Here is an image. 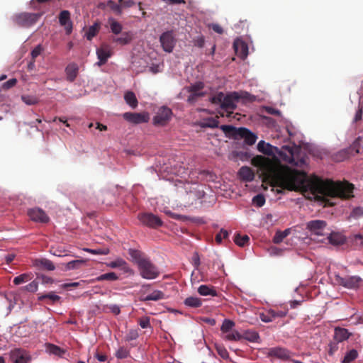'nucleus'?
Masks as SVG:
<instances>
[{
    "label": "nucleus",
    "mask_w": 363,
    "mask_h": 363,
    "mask_svg": "<svg viewBox=\"0 0 363 363\" xmlns=\"http://www.w3.org/2000/svg\"><path fill=\"white\" fill-rule=\"evenodd\" d=\"M251 162L258 168L264 181L279 188L276 190L278 194L284 190L308 193L318 200H323L325 205H332L325 197L348 199L354 196V186L347 182L324 181L316 176L309 177L305 172L292 169L261 155L254 157Z\"/></svg>",
    "instance_id": "obj_1"
},
{
    "label": "nucleus",
    "mask_w": 363,
    "mask_h": 363,
    "mask_svg": "<svg viewBox=\"0 0 363 363\" xmlns=\"http://www.w3.org/2000/svg\"><path fill=\"white\" fill-rule=\"evenodd\" d=\"M300 149L296 145L289 146L285 145L282 147V150L279 155L283 160L297 167H302L306 163L303 157H299Z\"/></svg>",
    "instance_id": "obj_2"
},
{
    "label": "nucleus",
    "mask_w": 363,
    "mask_h": 363,
    "mask_svg": "<svg viewBox=\"0 0 363 363\" xmlns=\"http://www.w3.org/2000/svg\"><path fill=\"white\" fill-rule=\"evenodd\" d=\"M220 129L226 134L232 135L235 138H240L245 140L248 145H252L257 140V136L246 128H235L232 125H223Z\"/></svg>",
    "instance_id": "obj_3"
},
{
    "label": "nucleus",
    "mask_w": 363,
    "mask_h": 363,
    "mask_svg": "<svg viewBox=\"0 0 363 363\" xmlns=\"http://www.w3.org/2000/svg\"><path fill=\"white\" fill-rule=\"evenodd\" d=\"M239 99L240 96L236 92L226 95L222 105L220 106L218 113L222 117H231V115L233 113V111L237 108L236 102L238 101Z\"/></svg>",
    "instance_id": "obj_4"
},
{
    "label": "nucleus",
    "mask_w": 363,
    "mask_h": 363,
    "mask_svg": "<svg viewBox=\"0 0 363 363\" xmlns=\"http://www.w3.org/2000/svg\"><path fill=\"white\" fill-rule=\"evenodd\" d=\"M263 353L270 359L271 362L274 359L286 362L291 360V357L294 355V353L288 349L279 346L266 348Z\"/></svg>",
    "instance_id": "obj_5"
},
{
    "label": "nucleus",
    "mask_w": 363,
    "mask_h": 363,
    "mask_svg": "<svg viewBox=\"0 0 363 363\" xmlns=\"http://www.w3.org/2000/svg\"><path fill=\"white\" fill-rule=\"evenodd\" d=\"M41 16V13L24 12L16 14L13 17V21L20 26L28 28L34 25Z\"/></svg>",
    "instance_id": "obj_6"
},
{
    "label": "nucleus",
    "mask_w": 363,
    "mask_h": 363,
    "mask_svg": "<svg viewBox=\"0 0 363 363\" xmlns=\"http://www.w3.org/2000/svg\"><path fill=\"white\" fill-rule=\"evenodd\" d=\"M138 268L141 277L146 279H155L160 274L157 267L148 258L143 262Z\"/></svg>",
    "instance_id": "obj_7"
},
{
    "label": "nucleus",
    "mask_w": 363,
    "mask_h": 363,
    "mask_svg": "<svg viewBox=\"0 0 363 363\" xmlns=\"http://www.w3.org/2000/svg\"><path fill=\"white\" fill-rule=\"evenodd\" d=\"M335 279L339 285L349 289H355L358 288L362 281L361 277L358 276H347L342 277L337 274L335 277Z\"/></svg>",
    "instance_id": "obj_8"
},
{
    "label": "nucleus",
    "mask_w": 363,
    "mask_h": 363,
    "mask_svg": "<svg viewBox=\"0 0 363 363\" xmlns=\"http://www.w3.org/2000/svg\"><path fill=\"white\" fill-rule=\"evenodd\" d=\"M138 217L143 225L149 228H157L163 224V222L157 216L151 213H140Z\"/></svg>",
    "instance_id": "obj_9"
},
{
    "label": "nucleus",
    "mask_w": 363,
    "mask_h": 363,
    "mask_svg": "<svg viewBox=\"0 0 363 363\" xmlns=\"http://www.w3.org/2000/svg\"><path fill=\"white\" fill-rule=\"evenodd\" d=\"M172 115V110L166 106L161 107L153 118V123L156 125L163 126L166 125Z\"/></svg>",
    "instance_id": "obj_10"
},
{
    "label": "nucleus",
    "mask_w": 363,
    "mask_h": 363,
    "mask_svg": "<svg viewBox=\"0 0 363 363\" xmlns=\"http://www.w3.org/2000/svg\"><path fill=\"white\" fill-rule=\"evenodd\" d=\"M160 42L163 50L167 52H172L176 43L172 30L164 32L160 37Z\"/></svg>",
    "instance_id": "obj_11"
},
{
    "label": "nucleus",
    "mask_w": 363,
    "mask_h": 363,
    "mask_svg": "<svg viewBox=\"0 0 363 363\" xmlns=\"http://www.w3.org/2000/svg\"><path fill=\"white\" fill-rule=\"evenodd\" d=\"M12 363H30L32 357L25 350L15 348L10 352Z\"/></svg>",
    "instance_id": "obj_12"
},
{
    "label": "nucleus",
    "mask_w": 363,
    "mask_h": 363,
    "mask_svg": "<svg viewBox=\"0 0 363 363\" xmlns=\"http://www.w3.org/2000/svg\"><path fill=\"white\" fill-rule=\"evenodd\" d=\"M123 118L128 122L133 124H140L148 122L150 117L146 112L143 113H132L126 112L123 114Z\"/></svg>",
    "instance_id": "obj_13"
},
{
    "label": "nucleus",
    "mask_w": 363,
    "mask_h": 363,
    "mask_svg": "<svg viewBox=\"0 0 363 363\" xmlns=\"http://www.w3.org/2000/svg\"><path fill=\"white\" fill-rule=\"evenodd\" d=\"M326 226V221L323 220H313L306 223V229L311 232V235L317 236L323 235V232Z\"/></svg>",
    "instance_id": "obj_14"
},
{
    "label": "nucleus",
    "mask_w": 363,
    "mask_h": 363,
    "mask_svg": "<svg viewBox=\"0 0 363 363\" xmlns=\"http://www.w3.org/2000/svg\"><path fill=\"white\" fill-rule=\"evenodd\" d=\"M113 52L111 47L107 44H102L99 48L96 49V55L99 61L97 62L99 66L106 63L108 59L111 57Z\"/></svg>",
    "instance_id": "obj_15"
},
{
    "label": "nucleus",
    "mask_w": 363,
    "mask_h": 363,
    "mask_svg": "<svg viewBox=\"0 0 363 363\" xmlns=\"http://www.w3.org/2000/svg\"><path fill=\"white\" fill-rule=\"evenodd\" d=\"M28 215L32 220L35 222L45 223L49 221V217L45 212L40 208L30 209L28 211Z\"/></svg>",
    "instance_id": "obj_16"
},
{
    "label": "nucleus",
    "mask_w": 363,
    "mask_h": 363,
    "mask_svg": "<svg viewBox=\"0 0 363 363\" xmlns=\"http://www.w3.org/2000/svg\"><path fill=\"white\" fill-rule=\"evenodd\" d=\"M59 22L61 26H65L66 33L69 34L72 30V23L70 20V13L67 10H63L59 15Z\"/></svg>",
    "instance_id": "obj_17"
},
{
    "label": "nucleus",
    "mask_w": 363,
    "mask_h": 363,
    "mask_svg": "<svg viewBox=\"0 0 363 363\" xmlns=\"http://www.w3.org/2000/svg\"><path fill=\"white\" fill-rule=\"evenodd\" d=\"M33 265L40 270L53 271L55 269L52 262L45 258L35 259L33 261Z\"/></svg>",
    "instance_id": "obj_18"
},
{
    "label": "nucleus",
    "mask_w": 363,
    "mask_h": 363,
    "mask_svg": "<svg viewBox=\"0 0 363 363\" xmlns=\"http://www.w3.org/2000/svg\"><path fill=\"white\" fill-rule=\"evenodd\" d=\"M351 335L352 333L347 329L341 327L335 328L333 338L337 342H342L347 340Z\"/></svg>",
    "instance_id": "obj_19"
},
{
    "label": "nucleus",
    "mask_w": 363,
    "mask_h": 363,
    "mask_svg": "<svg viewBox=\"0 0 363 363\" xmlns=\"http://www.w3.org/2000/svg\"><path fill=\"white\" fill-rule=\"evenodd\" d=\"M239 177L244 182H252L255 179V173L253 170L247 166L242 167L238 172Z\"/></svg>",
    "instance_id": "obj_20"
},
{
    "label": "nucleus",
    "mask_w": 363,
    "mask_h": 363,
    "mask_svg": "<svg viewBox=\"0 0 363 363\" xmlns=\"http://www.w3.org/2000/svg\"><path fill=\"white\" fill-rule=\"evenodd\" d=\"M327 238L331 245L335 246L342 245L346 242V237L337 232H332Z\"/></svg>",
    "instance_id": "obj_21"
},
{
    "label": "nucleus",
    "mask_w": 363,
    "mask_h": 363,
    "mask_svg": "<svg viewBox=\"0 0 363 363\" xmlns=\"http://www.w3.org/2000/svg\"><path fill=\"white\" fill-rule=\"evenodd\" d=\"M79 67L76 63H70L65 68V73L67 81L72 82L77 77Z\"/></svg>",
    "instance_id": "obj_22"
},
{
    "label": "nucleus",
    "mask_w": 363,
    "mask_h": 363,
    "mask_svg": "<svg viewBox=\"0 0 363 363\" xmlns=\"http://www.w3.org/2000/svg\"><path fill=\"white\" fill-rule=\"evenodd\" d=\"M128 254L138 267L143 262H145L147 259V257H146L141 251L138 250L130 249L128 250Z\"/></svg>",
    "instance_id": "obj_23"
},
{
    "label": "nucleus",
    "mask_w": 363,
    "mask_h": 363,
    "mask_svg": "<svg viewBox=\"0 0 363 363\" xmlns=\"http://www.w3.org/2000/svg\"><path fill=\"white\" fill-rule=\"evenodd\" d=\"M165 298L164 294L160 290H155L149 295L145 296V297H140V300L141 301H160L162 299H164Z\"/></svg>",
    "instance_id": "obj_24"
},
{
    "label": "nucleus",
    "mask_w": 363,
    "mask_h": 363,
    "mask_svg": "<svg viewBox=\"0 0 363 363\" xmlns=\"http://www.w3.org/2000/svg\"><path fill=\"white\" fill-rule=\"evenodd\" d=\"M107 266L113 269L120 268L126 272L129 271V267L128 263L122 258H117L116 260L108 263Z\"/></svg>",
    "instance_id": "obj_25"
},
{
    "label": "nucleus",
    "mask_w": 363,
    "mask_h": 363,
    "mask_svg": "<svg viewBox=\"0 0 363 363\" xmlns=\"http://www.w3.org/2000/svg\"><path fill=\"white\" fill-rule=\"evenodd\" d=\"M133 39V34L131 32H123L121 37L114 38L113 41L120 45H124L130 43Z\"/></svg>",
    "instance_id": "obj_26"
},
{
    "label": "nucleus",
    "mask_w": 363,
    "mask_h": 363,
    "mask_svg": "<svg viewBox=\"0 0 363 363\" xmlns=\"http://www.w3.org/2000/svg\"><path fill=\"white\" fill-rule=\"evenodd\" d=\"M124 99L127 104L132 108H135L138 106V101L134 92L128 91L124 95Z\"/></svg>",
    "instance_id": "obj_27"
},
{
    "label": "nucleus",
    "mask_w": 363,
    "mask_h": 363,
    "mask_svg": "<svg viewBox=\"0 0 363 363\" xmlns=\"http://www.w3.org/2000/svg\"><path fill=\"white\" fill-rule=\"evenodd\" d=\"M198 293L201 296H217V291L215 288L208 285H201L198 289Z\"/></svg>",
    "instance_id": "obj_28"
},
{
    "label": "nucleus",
    "mask_w": 363,
    "mask_h": 363,
    "mask_svg": "<svg viewBox=\"0 0 363 363\" xmlns=\"http://www.w3.org/2000/svg\"><path fill=\"white\" fill-rule=\"evenodd\" d=\"M101 28V23L99 22H95L92 26H91L88 30L86 33V39L91 40L94 37H95L99 33Z\"/></svg>",
    "instance_id": "obj_29"
},
{
    "label": "nucleus",
    "mask_w": 363,
    "mask_h": 363,
    "mask_svg": "<svg viewBox=\"0 0 363 363\" xmlns=\"http://www.w3.org/2000/svg\"><path fill=\"white\" fill-rule=\"evenodd\" d=\"M350 156H352V155H350V150H347V148H346V149L341 150L339 152H337V153H335L333 156V160L335 162H342L345 160L349 158Z\"/></svg>",
    "instance_id": "obj_30"
},
{
    "label": "nucleus",
    "mask_w": 363,
    "mask_h": 363,
    "mask_svg": "<svg viewBox=\"0 0 363 363\" xmlns=\"http://www.w3.org/2000/svg\"><path fill=\"white\" fill-rule=\"evenodd\" d=\"M184 303L188 307L196 308L202 305V301L201 298L198 297L189 296L184 300Z\"/></svg>",
    "instance_id": "obj_31"
},
{
    "label": "nucleus",
    "mask_w": 363,
    "mask_h": 363,
    "mask_svg": "<svg viewBox=\"0 0 363 363\" xmlns=\"http://www.w3.org/2000/svg\"><path fill=\"white\" fill-rule=\"evenodd\" d=\"M290 233V229H286L284 231L278 230L276 232L274 238H273V242L275 244H279L281 243L285 238H286Z\"/></svg>",
    "instance_id": "obj_32"
},
{
    "label": "nucleus",
    "mask_w": 363,
    "mask_h": 363,
    "mask_svg": "<svg viewBox=\"0 0 363 363\" xmlns=\"http://www.w3.org/2000/svg\"><path fill=\"white\" fill-rule=\"evenodd\" d=\"M234 242L238 246L244 247L249 243L250 238L247 235H241L240 233H237L234 237Z\"/></svg>",
    "instance_id": "obj_33"
},
{
    "label": "nucleus",
    "mask_w": 363,
    "mask_h": 363,
    "mask_svg": "<svg viewBox=\"0 0 363 363\" xmlns=\"http://www.w3.org/2000/svg\"><path fill=\"white\" fill-rule=\"evenodd\" d=\"M257 150L264 154L270 155L272 152V145L264 140H260L257 144Z\"/></svg>",
    "instance_id": "obj_34"
},
{
    "label": "nucleus",
    "mask_w": 363,
    "mask_h": 363,
    "mask_svg": "<svg viewBox=\"0 0 363 363\" xmlns=\"http://www.w3.org/2000/svg\"><path fill=\"white\" fill-rule=\"evenodd\" d=\"M47 350L49 353L58 357H62L65 353V351L63 349L50 343L47 345Z\"/></svg>",
    "instance_id": "obj_35"
},
{
    "label": "nucleus",
    "mask_w": 363,
    "mask_h": 363,
    "mask_svg": "<svg viewBox=\"0 0 363 363\" xmlns=\"http://www.w3.org/2000/svg\"><path fill=\"white\" fill-rule=\"evenodd\" d=\"M108 23L111 30L113 34L118 35L122 32L123 26L119 22L116 21L113 18H109Z\"/></svg>",
    "instance_id": "obj_36"
},
{
    "label": "nucleus",
    "mask_w": 363,
    "mask_h": 363,
    "mask_svg": "<svg viewBox=\"0 0 363 363\" xmlns=\"http://www.w3.org/2000/svg\"><path fill=\"white\" fill-rule=\"evenodd\" d=\"M275 314V310H269L264 313H262L259 315V318L264 323H269L273 321L275 318L274 316Z\"/></svg>",
    "instance_id": "obj_37"
},
{
    "label": "nucleus",
    "mask_w": 363,
    "mask_h": 363,
    "mask_svg": "<svg viewBox=\"0 0 363 363\" xmlns=\"http://www.w3.org/2000/svg\"><path fill=\"white\" fill-rule=\"evenodd\" d=\"M86 262L84 259H76L72 260L66 264L65 269L66 270H72L80 268L83 266Z\"/></svg>",
    "instance_id": "obj_38"
},
{
    "label": "nucleus",
    "mask_w": 363,
    "mask_h": 363,
    "mask_svg": "<svg viewBox=\"0 0 363 363\" xmlns=\"http://www.w3.org/2000/svg\"><path fill=\"white\" fill-rule=\"evenodd\" d=\"M218 121L216 118H207L206 119H203V121L201 123V126L202 128H217L218 126Z\"/></svg>",
    "instance_id": "obj_39"
},
{
    "label": "nucleus",
    "mask_w": 363,
    "mask_h": 363,
    "mask_svg": "<svg viewBox=\"0 0 363 363\" xmlns=\"http://www.w3.org/2000/svg\"><path fill=\"white\" fill-rule=\"evenodd\" d=\"M118 279V275L115 272H108L106 274H103L96 278V281H116Z\"/></svg>",
    "instance_id": "obj_40"
},
{
    "label": "nucleus",
    "mask_w": 363,
    "mask_h": 363,
    "mask_svg": "<svg viewBox=\"0 0 363 363\" xmlns=\"http://www.w3.org/2000/svg\"><path fill=\"white\" fill-rule=\"evenodd\" d=\"M204 87V84L201 82H196L194 84H191L189 87H187V90L189 93L193 94H205L204 92L201 91L202 89Z\"/></svg>",
    "instance_id": "obj_41"
},
{
    "label": "nucleus",
    "mask_w": 363,
    "mask_h": 363,
    "mask_svg": "<svg viewBox=\"0 0 363 363\" xmlns=\"http://www.w3.org/2000/svg\"><path fill=\"white\" fill-rule=\"evenodd\" d=\"M358 357V352L356 350L352 349L350 350L344 357L342 363H350L357 359Z\"/></svg>",
    "instance_id": "obj_42"
},
{
    "label": "nucleus",
    "mask_w": 363,
    "mask_h": 363,
    "mask_svg": "<svg viewBox=\"0 0 363 363\" xmlns=\"http://www.w3.org/2000/svg\"><path fill=\"white\" fill-rule=\"evenodd\" d=\"M31 279H32V277H31L30 274L25 273V274H22L18 277H16L13 279V282L15 285H19L22 283H24V282H26V281L30 280Z\"/></svg>",
    "instance_id": "obj_43"
},
{
    "label": "nucleus",
    "mask_w": 363,
    "mask_h": 363,
    "mask_svg": "<svg viewBox=\"0 0 363 363\" xmlns=\"http://www.w3.org/2000/svg\"><path fill=\"white\" fill-rule=\"evenodd\" d=\"M45 298L50 299L52 303H55L60 300V296L55 294L53 292H50L45 294L39 296L38 300L43 301Z\"/></svg>",
    "instance_id": "obj_44"
},
{
    "label": "nucleus",
    "mask_w": 363,
    "mask_h": 363,
    "mask_svg": "<svg viewBox=\"0 0 363 363\" xmlns=\"http://www.w3.org/2000/svg\"><path fill=\"white\" fill-rule=\"evenodd\" d=\"M84 251L88 252L93 255H106L109 254V249L107 247L104 248H99V249H89V248H84Z\"/></svg>",
    "instance_id": "obj_45"
},
{
    "label": "nucleus",
    "mask_w": 363,
    "mask_h": 363,
    "mask_svg": "<svg viewBox=\"0 0 363 363\" xmlns=\"http://www.w3.org/2000/svg\"><path fill=\"white\" fill-rule=\"evenodd\" d=\"M235 323L233 320L225 319L221 325L220 330L223 333H228L234 327Z\"/></svg>",
    "instance_id": "obj_46"
},
{
    "label": "nucleus",
    "mask_w": 363,
    "mask_h": 363,
    "mask_svg": "<svg viewBox=\"0 0 363 363\" xmlns=\"http://www.w3.org/2000/svg\"><path fill=\"white\" fill-rule=\"evenodd\" d=\"M108 6L117 15H121L123 12L121 4H116L113 1H108Z\"/></svg>",
    "instance_id": "obj_47"
},
{
    "label": "nucleus",
    "mask_w": 363,
    "mask_h": 363,
    "mask_svg": "<svg viewBox=\"0 0 363 363\" xmlns=\"http://www.w3.org/2000/svg\"><path fill=\"white\" fill-rule=\"evenodd\" d=\"M139 336L138 331L137 329L130 330L125 336V340L130 342L136 340Z\"/></svg>",
    "instance_id": "obj_48"
},
{
    "label": "nucleus",
    "mask_w": 363,
    "mask_h": 363,
    "mask_svg": "<svg viewBox=\"0 0 363 363\" xmlns=\"http://www.w3.org/2000/svg\"><path fill=\"white\" fill-rule=\"evenodd\" d=\"M245 338L247 340H249L250 342H257L258 340L259 339V334L255 331L247 330L245 332Z\"/></svg>",
    "instance_id": "obj_49"
},
{
    "label": "nucleus",
    "mask_w": 363,
    "mask_h": 363,
    "mask_svg": "<svg viewBox=\"0 0 363 363\" xmlns=\"http://www.w3.org/2000/svg\"><path fill=\"white\" fill-rule=\"evenodd\" d=\"M360 144L359 139H357L353 144L347 148V150H350V155L352 156L355 155L356 154L359 153L360 152Z\"/></svg>",
    "instance_id": "obj_50"
},
{
    "label": "nucleus",
    "mask_w": 363,
    "mask_h": 363,
    "mask_svg": "<svg viewBox=\"0 0 363 363\" xmlns=\"http://www.w3.org/2000/svg\"><path fill=\"white\" fill-rule=\"evenodd\" d=\"M253 203L257 207H262L265 203V198L262 194H257L252 199Z\"/></svg>",
    "instance_id": "obj_51"
},
{
    "label": "nucleus",
    "mask_w": 363,
    "mask_h": 363,
    "mask_svg": "<svg viewBox=\"0 0 363 363\" xmlns=\"http://www.w3.org/2000/svg\"><path fill=\"white\" fill-rule=\"evenodd\" d=\"M225 338L230 341H238L242 338V335L238 331H230Z\"/></svg>",
    "instance_id": "obj_52"
},
{
    "label": "nucleus",
    "mask_w": 363,
    "mask_h": 363,
    "mask_svg": "<svg viewBox=\"0 0 363 363\" xmlns=\"http://www.w3.org/2000/svg\"><path fill=\"white\" fill-rule=\"evenodd\" d=\"M239 46L240 47V49H241L240 55H241L242 57H245L247 55V45L242 43H240V44L235 43L234 47H235V51L237 52H238Z\"/></svg>",
    "instance_id": "obj_53"
},
{
    "label": "nucleus",
    "mask_w": 363,
    "mask_h": 363,
    "mask_svg": "<svg viewBox=\"0 0 363 363\" xmlns=\"http://www.w3.org/2000/svg\"><path fill=\"white\" fill-rule=\"evenodd\" d=\"M216 350L218 354L223 358L227 359L229 357L228 352L225 347L220 345H216Z\"/></svg>",
    "instance_id": "obj_54"
},
{
    "label": "nucleus",
    "mask_w": 363,
    "mask_h": 363,
    "mask_svg": "<svg viewBox=\"0 0 363 363\" xmlns=\"http://www.w3.org/2000/svg\"><path fill=\"white\" fill-rule=\"evenodd\" d=\"M129 356V351L124 347H121L116 352L118 359H125Z\"/></svg>",
    "instance_id": "obj_55"
},
{
    "label": "nucleus",
    "mask_w": 363,
    "mask_h": 363,
    "mask_svg": "<svg viewBox=\"0 0 363 363\" xmlns=\"http://www.w3.org/2000/svg\"><path fill=\"white\" fill-rule=\"evenodd\" d=\"M225 96L223 93L219 92L217 94L214 95L211 98V101L213 104L222 105V103L223 102Z\"/></svg>",
    "instance_id": "obj_56"
},
{
    "label": "nucleus",
    "mask_w": 363,
    "mask_h": 363,
    "mask_svg": "<svg viewBox=\"0 0 363 363\" xmlns=\"http://www.w3.org/2000/svg\"><path fill=\"white\" fill-rule=\"evenodd\" d=\"M228 237V232L224 229H221L220 231L216 235L215 240L218 244H220L223 239H226Z\"/></svg>",
    "instance_id": "obj_57"
},
{
    "label": "nucleus",
    "mask_w": 363,
    "mask_h": 363,
    "mask_svg": "<svg viewBox=\"0 0 363 363\" xmlns=\"http://www.w3.org/2000/svg\"><path fill=\"white\" fill-rule=\"evenodd\" d=\"M351 218L354 219H358L361 217H363V207H356L354 208L350 213V216Z\"/></svg>",
    "instance_id": "obj_58"
},
{
    "label": "nucleus",
    "mask_w": 363,
    "mask_h": 363,
    "mask_svg": "<svg viewBox=\"0 0 363 363\" xmlns=\"http://www.w3.org/2000/svg\"><path fill=\"white\" fill-rule=\"evenodd\" d=\"M43 50L44 48L40 44L35 47L30 52L32 60H35V58L38 57Z\"/></svg>",
    "instance_id": "obj_59"
},
{
    "label": "nucleus",
    "mask_w": 363,
    "mask_h": 363,
    "mask_svg": "<svg viewBox=\"0 0 363 363\" xmlns=\"http://www.w3.org/2000/svg\"><path fill=\"white\" fill-rule=\"evenodd\" d=\"M138 324L142 328H147L150 327V318L148 316H144L138 320Z\"/></svg>",
    "instance_id": "obj_60"
},
{
    "label": "nucleus",
    "mask_w": 363,
    "mask_h": 363,
    "mask_svg": "<svg viewBox=\"0 0 363 363\" xmlns=\"http://www.w3.org/2000/svg\"><path fill=\"white\" fill-rule=\"evenodd\" d=\"M22 100L28 105H34L38 103L37 98L31 96H22Z\"/></svg>",
    "instance_id": "obj_61"
},
{
    "label": "nucleus",
    "mask_w": 363,
    "mask_h": 363,
    "mask_svg": "<svg viewBox=\"0 0 363 363\" xmlns=\"http://www.w3.org/2000/svg\"><path fill=\"white\" fill-rule=\"evenodd\" d=\"M38 282L36 280L31 281L26 286V289L29 292H35L38 290Z\"/></svg>",
    "instance_id": "obj_62"
},
{
    "label": "nucleus",
    "mask_w": 363,
    "mask_h": 363,
    "mask_svg": "<svg viewBox=\"0 0 363 363\" xmlns=\"http://www.w3.org/2000/svg\"><path fill=\"white\" fill-rule=\"evenodd\" d=\"M17 83V79L15 78L11 79L2 84V88L5 90L9 89L14 86Z\"/></svg>",
    "instance_id": "obj_63"
},
{
    "label": "nucleus",
    "mask_w": 363,
    "mask_h": 363,
    "mask_svg": "<svg viewBox=\"0 0 363 363\" xmlns=\"http://www.w3.org/2000/svg\"><path fill=\"white\" fill-rule=\"evenodd\" d=\"M338 343L339 342L335 340L329 344V354H333L338 350Z\"/></svg>",
    "instance_id": "obj_64"
}]
</instances>
